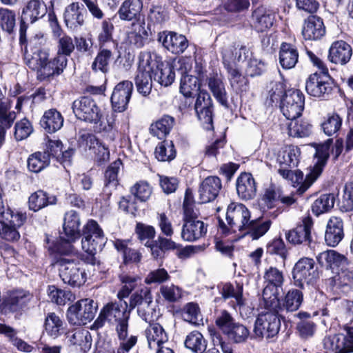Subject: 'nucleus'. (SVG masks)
I'll return each instance as SVG.
<instances>
[{"label": "nucleus", "mask_w": 353, "mask_h": 353, "mask_svg": "<svg viewBox=\"0 0 353 353\" xmlns=\"http://www.w3.org/2000/svg\"><path fill=\"white\" fill-rule=\"evenodd\" d=\"M77 252L74 249L72 254H60L61 256L56 262L60 278L64 283L72 287H79L86 281V274L82 268L81 262L74 258Z\"/></svg>", "instance_id": "nucleus-2"}, {"label": "nucleus", "mask_w": 353, "mask_h": 353, "mask_svg": "<svg viewBox=\"0 0 353 353\" xmlns=\"http://www.w3.org/2000/svg\"><path fill=\"white\" fill-rule=\"evenodd\" d=\"M80 225V216L76 211L70 210L65 214L63 229L66 239L65 242L58 247L59 253L67 255L74 252V247L71 243L81 236Z\"/></svg>", "instance_id": "nucleus-8"}, {"label": "nucleus", "mask_w": 353, "mask_h": 353, "mask_svg": "<svg viewBox=\"0 0 353 353\" xmlns=\"http://www.w3.org/2000/svg\"><path fill=\"white\" fill-rule=\"evenodd\" d=\"M270 311L260 314L255 321L254 332L258 337L272 338L279 333L281 327L279 316L282 314Z\"/></svg>", "instance_id": "nucleus-11"}, {"label": "nucleus", "mask_w": 353, "mask_h": 353, "mask_svg": "<svg viewBox=\"0 0 353 353\" xmlns=\"http://www.w3.org/2000/svg\"><path fill=\"white\" fill-rule=\"evenodd\" d=\"M157 40L165 48L175 54L183 53L188 46L186 37L174 32H159Z\"/></svg>", "instance_id": "nucleus-21"}, {"label": "nucleus", "mask_w": 353, "mask_h": 353, "mask_svg": "<svg viewBox=\"0 0 353 353\" xmlns=\"http://www.w3.org/2000/svg\"><path fill=\"white\" fill-rule=\"evenodd\" d=\"M207 232V225L200 220L183 221L181 237L185 241L193 242L203 237Z\"/></svg>", "instance_id": "nucleus-28"}, {"label": "nucleus", "mask_w": 353, "mask_h": 353, "mask_svg": "<svg viewBox=\"0 0 353 353\" xmlns=\"http://www.w3.org/2000/svg\"><path fill=\"white\" fill-rule=\"evenodd\" d=\"M57 38V55L54 61L58 65L59 70L62 73L68 64V57L71 55L75 48V45L71 37L59 33Z\"/></svg>", "instance_id": "nucleus-20"}, {"label": "nucleus", "mask_w": 353, "mask_h": 353, "mask_svg": "<svg viewBox=\"0 0 353 353\" xmlns=\"http://www.w3.org/2000/svg\"><path fill=\"white\" fill-rule=\"evenodd\" d=\"M131 193L141 202L146 201L151 196L152 188L145 181L136 183L130 189Z\"/></svg>", "instance_id": "nucleus-62"}, {"label": "nucleus", "mask_w": 353, "mask_h": 353, "mask_svg": "<svg viewBox=\"0 0 353 353\" xmlns=\"http://www.w3.org/2000/svg\"><path fill=\"white\" fill-rule=\"evenodd\" d=\"M149 323V326L145 330L149 347L152 349L155 345L158 347H162V344L168 341L167 332L159 323H151V322Z\"/></svg>", "instance_id": "nucleus-38"}, {"label": "nucleus", "mask_w": 353, "mask_h": 353, "mask_svg": "<svg viewBox=\"0 0 353 353\" xmlns=\"http://www.w3.org/2000/svg\"><path fill=\"white\" fill-rule=\"evenodd\" d=\"M300 150L294 145L286 146L282 152V156L279 157V161L283 167L290 168H295L299 162Z\"/></svg>", "instance_id": "nucleus-58"}, {"label": "nucleus", "mask_w": 353, "mask_h": 353, "mask_svg": "<svg viewBox=\"0 0 353 353\" xmlns=\"http://www.w3.org/2000/svg\"><path fill=\"white\" fill-rule=\"evenodd\" d=\"M264 288L262 298L265 307H275L278 305L277 296L279 294V288L284 283V275L281 270L275 267L266 269L264 275Z\"/></svg>", "instance_id": "nucleus-5"}, {"label": "nucleus", "mask_w": 353, "mask_h": 353, "mask_svg": "<svg viewBox=\"0 0 353 353\" xmlns=\"http://www.w3.org/2000/svg\"><path fill=\"white\" fill-rule=\"evenodd\" d=\"M47 6L43 0H29L22 9L23 21L34 23L42 19L47 13Z\"/></svg>", "instance_id": "nucleus-31"}, {"label": "nucleus", "mask_w": 353, "mask_h": 353, "mask_svg": "<svg viewBox=\"0 0 353 353\" xmlns=\"http://www.w3.org/2000/svg\"><path fill=\"white\" fill-rule=\"evenodd\" d=\"M27 162L28 170L37 173L49 165V154L47 152H36L30 155Z\"/></svg>", "instance_id": "nucleus-56"}, {"label": "nucleus", "mask_w": 353, "mask_h": 353, "mask_svg": "<svg viewBox=\"0 0 353 353\" xmlns=\"http://www.w3.org/2000/svg\"><path fill=\"white\" fill-rule=\"evenodd\" d=\"M154 154L160 161H170L174 159L176 151L172 142L164 141L159 143L155 148Z\"/></svg>", "instance_id": "nucleus-61"}, {"label": "nucleus", "mask_w": 353, "mask_h": 353, "mask_svg": "<svg viewBox=\"0 0 353 353\" xmlns=\"http://www.w3.org/2000/svg\"><path fill=\"white\" fill-rule=\"evenodd\" d=\"M86 11L83 4L72 2L64 11V21L68 28L74 30L82 26L85 22Z\"/></svg>", "instance_id": "nucleus-23"}, {"label": "nucleus", "mask_w": 353, "mask_h": 353, "mask_svg": "<svg viewBox=\"0 0 353 353\" xmlns=\"http://www.w3.org/2000/svg\"><path fill=\"white\" fill-rule=\"evenodd\" d=\"M39 124L48 133H54L63 126V117L58 110L52 108L45 111Z\"/></svg>", "instance_id": "nucleus-37"}, {"label": "nucleus", "mask_w": 353, "mask_h": 353, "mask_svg": "<svg viewBox=\"0 0 353 353\" xmlns=\"http://www.w3.org/2000/svg\"><path fill=\"white\" fill-rule=\"evenodd\" d=\"M219 293L225 300L230 298H234L237 306L241 310L245 305V299L243 297V284L236 283L235 285L230 283H221L217 286Z\"/></svg>", "instance_id": "nucleus-40"}, {"label": "nucleus", "mask_w": 353, "mask_h": 353, "mask_svg": "<svg viewBox=\"0 0 353 353\" xmlns=\"http://www.w3.org/2000/svg\"><path fill=\"white\" fill-rule=\"evenodd\" d=\"M126 301L119 299L118 302H110L105 305L101 310L98 317L93 323L92 327L99 330L105 323L115 327V332L119 343L129 339L128 328L130 311L128 310Z\"/></svg>", "instance_id": "nucleus-1"}, {"label": "nucleus", "mask_w": 353, "mask_h": 353, "mask_svg": "<svg viewBox=\"0 0 353 353\" xmlns=\"http://www.w3.org/2000/svg\"><path fill=\"white\" fill-rule=\"evenodd\" d=\"M335 197L333 194H323L312 203V212L316 216L327 212L334 205Z\"/></svg>", "instance_id": "nucleus-55"}, {"label": "nucleus", "mask_w": 353, "mask_h": 353, "mask_svg": "<svg viewBox=\"0 0 353 353\" xmlns=\"http://www.w3.org/2000/svg\"><path fill=\"white\" fill-rule=\"evenodd\" d=\"M352 56V46L343 40H338L331 44L327 58L333 63L345 65L350 61Z\"/></svg>", "instance_id": "nucleus-22"}, {"label": "nucleus", "mask_w": 353, "mask_h": 353, "mask_svg": "<svg viewBox=\"0 0 353 353\" xmlns=\"http://www.w3.org/2000/svg\"><path fill=\"white\" fill-rule=\"evenodd\" d=\"M46 43L47 37L43 33L39 32L27 40L21 49L23 52L50 51Z\"/></svg>", "instance_id": "nucleus-57"}, {"label": "nucleus", "mask_w": 353, "mask_h": 353, "mask_svg": "<svg viewBox=\"0 0 353 353\" xmlns=\"http://www.w3.org/2000/svg\"><path fill=\"white\" fill-rule=\"evenodd\" d=\"M305 96L299 90H288L281 99V111L288 120L299 118L304 109Z\"/></svg>", "instance_id": "nucleus-10"}, {"label": "nucleus", "mask_w": 353, "mask_h": 353, "mask_svg": "<svg viewBox=\"0 0 353 353\" xmlns=\"http://www.w3.org/2000/svg\"><path fill=\"white\" fill-rule=\"evenodd\" d=\"M153 303L151 290L147 286H143L132 294L129 302V310L131 311L141 305Z\"/></svg>", "instance_id": "nucleus-52"}, {"label": "nucleus", "mask_w": 353, "mask_h": 353, "mask_svg": "<svg viewBox=\"0 0 353 353\" xmlns=\"http://www.w3.org/2000/svg\"><path fill=\"white\" fill-rule=\"evenodd\" d=\"M185 346L194 353H203L207 347V341L201 333L192 331L187 335Z\"/></svg>", "instance_id": "nucleus-51"}, {"label": "nucleus", "mask_w": 353, "mask_h": 353, "mask_svg": "<svg viewBox=\"0 0 353 353\" xmlns=\"http://www.w3.org/2000/svg\"><path fill=\"white\" fill-rule=\"evenodd\" d=\"M138 70L134 79L137 91L143 96H148L152 90L153 75L149 59L150 52H141L139 55Z\"/></svg>", "instance_id": "nucleus-14"}, {"label": "nucleus", "mask_w": 353, "mask_h": 353, "mask_svg": "<svg viewBox=\"0 0 353 353\" xmlns=\"http://www.w3.org/2000/svg\"><path fill=\"white\" fill-rule=\"evenodd\" d=\"M208 85L216 101L222 106L228 108V94L221 78L217 74L211 75L208 78Z\"/></svg>", "instance_id": "nucleus-41"}, {"label": "nucleus", "mask_w": 353, "mask_h": 353, "mask_svg": "<svg viewBox=\"0 0 353 353\" xmlns=\"http://www.w3.org/2000/svg\"><path fill=\"white\" fill-rule=\"evenodd\" d=\"M113 52L104 46H99V51L95 57L91 68L94 72L106 73L109 70V64L112 59Z\"/></svg>", "instance_id": "nucleus-46"}, {"label": "nucleus", "mask_w": 353, "mask_h": 353, "mask_svg": "<svg viewBox=\"0 0 353 353\" xmlns=\"http://www.w3.org/2000/svg\"><path fill=\"white\" fill-rule=\"evenodd\" d=\"M82 236V249L89 254L94 255L105 243L103 232L94 220H89L83 226Z\"/></svg>", "instance_id": "nucleus-9"}, {"label": "nucleus", "mask_w": 353, "mask_h": 353, "mask_svg": "<svg viewBox=\"0 0 353 353\" xmlns=\"http://www.w3.org/2000/svg\"><path fill=\"white\" fill-rule=\"evenodd\" d=\"M272 225L270 220L263 221L261 219L250 220L243 235H249L253 240H257L270 230Z\"/></svg>", "instance_id": "nucleus-48"}, {"label": "nucleus", "mask_w": 353, "mask_h": 353, "mask_svg": "<svg viewBox=\"0 0 353 353\" xmlns=\"http://www.w3.org/2000/svg\"><path fill=\"white\" fill-rule=\"evenodd\" d=\"M250 221V212L242 203H231L227 208L226 222L219 219V228L225 235L230 232L242 234Z\"/></svg>", "instance_id": "nucleus-3"}, {"label": "nucleus", "mask_w": 353, "mask_h": 353, "mask_svg": "<svg viewBox=\"0 0 353 353\" xmlns=\"http://www.w3.org/2000/svg\"><path fill=\"white\" fill-rule=\"evenodd\" d=\"M133 90V83L130 81H123L114 88L111 96L112 109L115 112H124L130 100Z\"/></svg>", "instance_id": "nucleus-19"}, {"label": "nucleus", "mask_w": 353, "mask_h": 353, "mask_svg": "<svg viewBox=\"0 0 353 353\" xmlns=\"http://www.w3.org/2000/svg\"><path fill=\"white\" fill-rule=\"evenodd\" d=\"M340 203L341 211L350 212L353 210V181H349L345 183Z\"/></svg>", "instance_id": "nucleus-64"}, {"label": "nucleus", "mask_w": 353, "mask_h": 353, "mask_svg": "<svg viewBox=\"0 0 353 353\" xmlns=\"http://www.w3.org/2000/svg\"><path fill=\"white\" fill-rule=\"evenodd\" d=\"M330 142H332V139L328 140L325 145H321L316 149L315 157L317 159V161L312 170V175L307 176L305 185L301 189L302 192L307 190L321 174L323 168L329 157Z\"/></svg>", "instance_id": "nucleus-26"}, {"label": "nucleus", "mask_w": 353, "mask_h": 353, "mask_svg": "<svg viewBox=\"0 0 353 353\" xmlns=\"http://www.w3.org/2000/svg\"><path fill=\"white\" fill-rule=\"evenodd\" d=\"M342 124V119L337 114H329L322 123L324 133L327 136H333L338 132Z\"/></svg>", "instance_id": "nucleus-63"}, {"label": "nucleus", "mask_w": 353, "mask_h": 353, "mask_svg": "<svg viewBox=\"0 0 353 353\" xmlns=\"http://www.w3.org/2000/svg\"><path fill=\"white\" fill-rule=\"evenodd\" d=\"M194 110L199 120L208 124L212 123L213 103L206 91H200L196 96Z\"/></svg>", "instance_id": "nucleus-25"}, {"label": "nucleus", "mask_w": 353, "mask_h": 353, "mask_svg": "<svg viewBox=\"0 0 353 353\" xmlns=\"http://www.w3.org/2000/svg\"><path fill=\"white\" fill-rule=\"evenodd\" d=\"M323 345L326 353H348L345 347V335L343 334L325 336Z\"/></svg>", "instance_id": "nucleus-47"}, {"label": "nucleus", "mask_w": 353, "mask_h": 353, "mask_svg": "<svg viewBox=\"0 0 353 353\" xmlns=\"http://www.w3.org/2000/svg\"><path fill=\"white\" fill-rule=\"evenodd\" d=\"M319 277L315 268V263L312 259L302 258L294 265L292 270V278L296 286L304 288V284L314 283Z\"/></svg>", "instance_id": "nucleus-12"}, {"label": "nucleus", "mask_w": 353, "mask_h": 353, "mask_svg": "<svg viewBox=\"0 0 353 353\" xmlns=\"http://www.w3.org/2000/svg\"><path fill=\"white\" fill-rule=\"evenodd\" d=\"M221 187V181L218 176H210L205 178L199 190L200 202L206 203L214 200Z\"/></svg>", "instance_id": "nucleus-27"}, {"label": "nucleus", "mask_w": 353, "mask_h": 353, "mask_svg": "<svg viewBox=\"0 0 353 353\" xmlns=\"http://www.w3.org/2000/svg\"><path fill=\"white\" fill-rule=\"evenodd\" d=\"M32 299L33 295L28 291L16 290L10 293L7 302L12 310L18 311L26 307Z\"/></svg>", "instance_id": "nucleus-44"}, {"label": "nucleus", "mask_w": 353, "mask_h": 353, "mask_svg": "<svg viewBox=\"0 0 353 353\" xmlns=\"http://www.w3.org/2000/svg\"><path fill=\"white\" fill-rule=\"evenodd\" d=\"M317 261L320 265L326 270H334L348 263L347 259L343 254L333 250L320 253L317 256Z\"/></svg>", "instance_id": "nucleus-35"}, {"label": "nucleus", "mask_w": 353, "mask_h": 353, "mask_svg": "<svg viewBox=\"0 0 353 353\" xmlns=\"http://www.w3.org/2000/svg\"><path fill=\"white\" fill-rule=\"evenodd\" d=\"M56 203V196H49L47 192L43 190H38L32 193L28 199L29 208L34 212H37L49 205H54Z\"/></svg>", "instance_id": "nucleus-45"}, {"label": "nucleus", "mask_w": 353, "mask_h": 353, "mask_svg": "<svg viewBox=\"0 0 353 353\" xmlns=\"http://www.w3.org/2000/svg\"><path fill=\"white\" fill-rule=\"evenodd\" d=\"M325 34L323 19L316 15H311L305 20L302 34L305 39H320Z\"/></svg>", "instance_id": "nucleus-32"}, {"label": "nucleus", "mask_w": 353, "mask_h": 353, "mask_svg": "<svg viewBox=\"0 0 353 353\" xmlns=\"http://www.w3.org/2000/svg\"><path fill=\"white\" fill-rule=\"evenodd\" d=\"M274 21V12L263 6L255 9L252 14V22L258 32L270 28Z\"/></svg>", "instance_id": "nucleus-34"}, {"label": "nucleus", "mask_w": 353, "mask_h": 353, "mask_svg": "<svg viewBox=\"0 0 353 353\" xmlns=\"http://www.w3.org/2000/svg\"><path fill=\"white\" fill-rule=\"evenodd\" d=\"M325 283L333 291L348 292L353 285V272L342 268L336 274L327 279Z\"/></svg>", "instance_id": "nucleus-33"}, {"label": "nucleus", "mask_w": 353, "mask_h": 353, "mask_svg": "<svg viewBox=\"0 0 353 353\" xmlns=\"http://www.w3.org/2000/svg\"><path fill=\"white\" fill-rule=\"evenodd\" d=\"M174 123L173 117L165 115L150 125V133L159 139H163L170 133Z\"/></svg>", "instance_id": "nucleus-49"}, {"label": "nucleus", "mask_w": 353, "mask_h": 353, "mask_svg": "<svg viewBox=\"0 0 353 353\" xmlns=\"http://www.w3.org/2000/svg\"><path fill=\"white\" fill-rule=\"evenodd\" d=\"M152 68L153 80L161 85L167 87L170 85L175 79V72L172 65L168 62L163 63L157 59L155 54L150 53L148 60Z\"/></svg>", "instance_id": "nucleus-16"}, {"label": "nucleus", "mask_w": 353, "mask_h": 353, "mask_svg": "<svg viewBox=\"0 0 353 353\" xmlns=\"http://www.w3.org/2000/svg\"><path fill=\"white\" fill-rule=\"evenodd\" d=\"M121 165V161L120 159H117L112 162L105 172L103 194L106 195L107 198L110 196L112 190H115L119 184L118 174Z\"/></svg>", "instance_id": "nucleus-39"}, {"label": "nucleus", "mask_w": 353, "mask_h": 353, "mask_svg": "<svg viewBox=\"0 0 353 353\" xmlns=\"http://www.w3.org/2000/svg\"><path fill=\"white\" fill-rule=\"evenodd\" d=\"M78 145L85 150L87 149L92 150L94 160L99 164L103 163L109 159L108 148L92 133L87 132L81 133L78 139Z\"/></svg>", "instance_id": "nucleus-15"}, {"label": "nucleus", "mask_w": 353, "mask_h": 353, "mask_svg": "<svg viewBox=\"0 0 353 353\" xmlns=\"http://www.w3.org/2000/svg\"><path fill=\"white\" fill-rule=\"evenodd\" d=\"M313 221L310 215L305 216L301 223L286 234L287 240L294 245L305 244L311 246L312 243L311 229Z\"/></svg>", "instance_id": "nucleus-18"}, {"label": "nucleus", "mask_w": 353, "mask_h": 353, "mask_svg": "<svg viewBox=\"0 0 353 353\" xmlns=\"http://www.w3.org/2000/svg\"><path fill=\"white\" fill-rule=\"evenodd\" d=\"M343 222L337 216H332L326 227L325 233V241L330 247L336 246L343 239Z\"/></svg>", "instance_id": "nucleus-30"}, {"label": "nucleus", "mask_w": 353, "mask_h": 353, "mask_svg": "<svg viewBox=\"0 0 353 353\" xmlns=\"http://www.w3.org/2000/svg\"><path fill=\"white\" fill-rule=\"evenodd\" d=\"M236 188L239 197L244 201L253 199L256 194V183L248 172H243L237 177Z\"/></svg>", "instance_id": "nucleus-24"}, {"label": "nucleus", "mask_w": 353, "mask_h": 353, "mask_svg": "<svg viewBox=\"0 0 353 353\" xmlns=\"http://www.w3.org/2000/svg\"><path fill=\"white\" fill-rule=\"evenodd\" d=\"M11 103L9 99L0 102V128L3 129L4 134L9 129L16 119V112L11 110Z\"/></svg>", "instance_id": "nucleus-53"}, {"label": "nucleus", "mask_w": 353, "mask_h": 353, "mask_svg": "<svg viewBox=\"0 0 353 353\" xmlns=\"http://www.w3.org/2000/svg\"><path fill=\"white\" fill-rule=\"evenodd\" d=\"M63 321L55 313H49L45 319V329L48 335L53 338L60 336L64 331Z\"/></svg>", "instance_id": "nucleus-54"}, {"label": "nucleus", "mask_w": 353, "mask_h": 353, "mask_svg": "<svg viewBox=\"0 0 353 353\" xmlns=\"http://www.w3.org/2000/svg\"><path fill=\"white\" fill-rule=\"evenodd\" d=\"M290 122L288 124V134L294 137H308L312 132V125L307 121L290 119Z\"/></svg>", "instance_id": "nucleus-59"}, {"label": "nucleus", "mask_w": 353, "mask_h": 353, "mask_svg": "<svg viewBox=\"0 0 353 353\" xmlns=\"http://www.w3.org/2000/svg\"><path fill=\"white\" fill-rule=\"evenodd\" d=\"M278 305L275 307H265L266 309L277 313L293 312L298 310L303 302V294L299 289L291 288L284 294L280 299L277 296Z\"/></svg>", "instance_id": "nucleus-17"}, {"label": "nucleus", "mask_w": 353, "mask_h": 353, "mask_svg": "<svg viewBox=\"0 0 353 353\" xmlns=\"http://www.w3.org/2000/svg\"><path fill=\"white\" fill-rule=\"evenodd\" d=\"M143 9L141 0H125L119 7L117 14L122 21L145 20L141 12Z\"/></svg>", "instance_id": "nucleus-29"}, {"label": "nucleus", "mask_w": 353, "mask_h": 353, "mask_svg": "<svg viewBox=\"0 0 353 353\" xmlns=\"http://www.w3.org/2000/svg\"><path fill=\"white\" fill-rule=\"evenodd\" d=\"M199 79L194 76L185 74L181 79L180 92L186 98H194L200 92Z\"/></svg>", "instance_id": "nucleus-50"}, {"label": "nucleus", "mask_w": 353, "mask_h": 353, "mask_svg": "<svg viewBox=\"0 0 353 353\" xmlns=\"http://www.w3.org/2000/svg\"><path fill=\"white\" fill-rule=\"evenodd\" d=\"M72 108L77 118L82 121L98 123L102 118V113L96 102L88 97L76 99Z\"/></svg>", "instance_id": "nucleus-13"}, {"label": "nucleus", "mask_w": 353, "mask_h": 353, "mask_svg": "<svg viewBox=\"0 0 353 353\" xmlns=\"http://www.w3.org/2000/svg\"><path fill=\"white\" fill-rule=\"evenodd\" d=\"M23 61L41 80L61 74L54 59H50V51L23 52Z\"/></svg>", "instance_id": "nucleus-4"}, {"label": "nucleus", "mask_w": 353, "mask_h": 353, "mask_svg": "<svg viewBox=\"0 0 353 353\" xmlns=\"http://www.w3.org/2000/svg\"><path fill=\"white\" fill-rule=\"evenodd\" d=\"M334 82L328 69L314 72L309 76L305 83V90L312 97L327 99L332 93Z\"/></svg>", "instance_id": "nucleus-6"}, {"label": "nucleus", "mask_w": 353, "mask_h": 353, "mask_svg": "<svg viewBox=\"0 0 353 353\" xmlns=\"http://www.w3.org/2000/svg\"><path fill=\"white\" fill-rule=\"evenodd\" d=\"M228 73V80L232 90L236 93L245 92L248 89V79L242 75L239 70L234 65L223 62Z\"/></svg>", "instance_id": "nucleus-43"}, {"label": "nucleus", "mask_w": 353, "mask_h": 353, "mask_svg": "<svg viewBox=\"0 0 353 353\" xmlns=\"http://www.w3.org/2000/svg\"><path fill=\"white\" fill-rule=\"evenodd\" d=\"M148 38L145 20L132 22L131 30L128 32V41L137 48L144 46Z\"/></svg>", "instance_id": "nucleus-36"}, {"label": "nucleus", "mask_w": 353, "mask_h": 353, "mask_svg": "<svg viewBox=\"0 0 353 353\" xmlns=\"http://www.w3.org/2000/svg\"><path fill=\"white\" fill-rule=\"evenodd\" d=\"M119 280L121 282L122 288L118 292V298L122 299L128 297L138 285L141 280L137 276H132L128 274H121L119 275Z\"/></svg>", "instance_id": "nucleus-60"}, {"label": "nucleus", "mask_w": 353, "mask_h": 353, "mask_svg": "<svg viewBox=\"0 0 353 353\" xmlns=\"http://www.w3.org/2000/svg\"><path fill=\"white\" fill-rule=\"evenodd\" d=\"M97 303L90 299H83L70 305L67 310V319L73 325H84L94 317Z\"/></svg>", "instance_id": "nucleus-7"}, {"label": "nucleus", "mask_w": 353, "mask_h": 353, "mask_svg": "<svg viewBox=\"0 0 353 353\" xmlns=\"http://www.w3.org/2000/svg\"><path fill=\"white\" fill-rule=\"evenodd\" d=\"M299 59V52L295 46L288 43H282L279 50V63L283 69L295 67Z\"/></svg>", "instance_id": "nucleus-42"}]
</instances>
